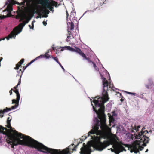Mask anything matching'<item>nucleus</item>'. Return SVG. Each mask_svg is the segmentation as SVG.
Segmentation results:
<instances>
[{
  "label": "nucleus",
  "mask_w": 154,
  "mask_h": 154,
  "mask_svg": "<svg viewBox=\"0 0 154 154\" xmlns=\"http://www.w3.org/2000/svg\"><path fill=\"white\" fill-rule=\"evenodd\" d=\"M110 119H112L113 120H114V119H113V117L112 116H111L110 117Z\"/></svg>",
  "instance_id": "40"
},
{
  "label": "nucleus",
  "mask_w": 154,
  "mask_h": 154,
  "mask_svg": "<svg viewBox=\"0 0 154 154\" xmlns=\"http://www.w3.org/2000/svg\"><path fill=\"white\" fill-rule=\"evenodd\" d=\"M148 84L146 85V87L148 89H151L154 86V84L152 81L150 79L148 80Z\"/></svg>",
  "instance_id": "15"
},
{
  "label": "nucleus",
  "mask_w": 154,
  "mask_h": 154,
  "mask_svg": "<svg viewBox=\"0 0 154 154\" xmlns=\"http://www.w3.org/2000/svg\"><path fill=\"white\" fill-rule=\"evenodd\" d=\"M108 150H109V149H110L111 151H112V152H114V149H112V148H111L110 149H108Z\"/></svg>",
  "instance_id": "38"
},
{
  "label": "nucleus",
  "mask_w": 154,
  "mask_h": 154,
  "mask_svg": "<svg viewBox=\"0 0 154 154\" xmlns=\"http://www.w3.org/2000/svg\"><path fill=\"white\" fill-rule=\"evenodd\" d=\"M18 15L21 20L24 19H26L27 20L23 21L22 23L20 24L17 27L13 29L8 36L6 37L7 40L12 38H15L16 35L21 32L23 27L26 24L29 22L31 18L29 17L28 18L27 16L24 13H20L18 14Z\"/></svg>",
  "instance_id": "4"
},
{
  "label": "nucleus",
  "mask_w": 154,
  "mask_h": 154,
  "mask_svg": "<svg viewBox=\"0 0 154 154\" xmlns=\"http://www.w3.org/2000/svg\"><path fill=\"white\" fill-rule=\"evenodd\" d=\"M72 17V14H71L70 16V20H71V18Z\"/></svg>",
  "instance_id": "46"
},
{
  "label": "nucleus",
  "mask_w": 154,
  "mask_h": 154,
  "mask_svg": "<svg viewBox=\"0 0 154 154\" xmlns=\"http://www.w3.org/2000/svg\"><path fill=\"white\" fill-rule=\"evenodd\" d=\"M131 94L135 95L136 94V93H134L131 92Z\"/></svg>",
  "instance_id": "39"
},
{
  "label": "nucleus",
  "mask_w": 154,
  "mask_h": 154,
  "mask_svg": "<svg viewBox=\"0 0 154 154\" xmlns=\"http://www.w3.org/2000/svg\"><path fill=\"white\" fill-rule=\"evenodd\" d=\"M48 16L47 15H46V16H44L43 17H47Z\"/></svg>",
  "instance_id": "51"
},
{
  "label": "nucleus",
  "mask_w": 154,
  "mask_h": 154,
  "mask_svg": "<svg viewBox=\"0 0 154 154\" xmlns=\"http://www.w3.org/2000/svg\"><path fill=\"white\" fill-rule=\"evenodd\" d=\"M112 114L113 116H116V115L115 111L113 112H112Z\"/></svg>",
  "instance_id": "35"
},
{
  "label": "nucleus",
  "mask_w": 154,
  "mask_h": 154,
  "mask_svg": "<svg viewBox=\"0 0 154 154\" xmlns=\"http://www.w3.org/2000/svg\"><path fill=\"white\" fill-rule=\"evenodd\" d=\"M41 10L44 13H45L47 14H48L50 12V11L48 9H45L44 10H43L42 9Z\"/></svg>",
  "instance_id": "23"
},
{
  "label": "nucleus",
  "mask_w": 154,
  "mask_h": 154,
  "mask_svg": "<svg viewBox=\"0 0 154 154\" xmlns=\"http://www.w3.org/2000/svg\"><path fill=\"white\" fill-rule=\"evenodd\" d=\"M103 91L102 97L97 96L94 97L93 101L92 99L90 100L93 110L97 114L100 121L96 118V122L93 126L92 129L88 133L87 137H89L90 134H96L99 135L101 139H108L109 138L108 133L111 131V129L106 123V116L104 114V104L109 101V98L107 92L108 89V83L105 78H103Z\"/></svg>",
  "instance_id": "1"
},
{
  "label": "nucleus",
  "mask_w": 154,
  "mask_h": 154,
  "mask_svg": "<svg viewBox=\"0 0 154 154\" xmlns=\"http://www.w3.org/2000/svg\"><path fill=\"white\" fill-rule=\"evenodd\" d=\"M19 85H18V84L16 86H15V87H14V89H17V88L18 87V86Z\"/></svg>",
  "instance_id": "36"
},
{
  "label": "nucleus",
  "mask_w": 154,
  "mask_h": 154,
  "mask_svg": "<svg viewBox=\"0 0 154 154\" xmlns=\"http://www.w3.org/2000/svg\"><path fill=\"white\" fill-rule=\"evenodd\" d=\"M120 100H121L122 102L123 101V100H123V99H121Z\"/></svg>",
  "instance_id": "47"
},
{
  "label": "nucleus",
  "mask_w": 154,
  "mask_h": 154,
  "mask_svg": "<svg viewBox=\"0 0 154 154\" xmlns=\"http://www.w3.org/2000/svg\"><path fill=\"white\" fill-rule=\"evenodd\" d=\"M40 17V18H41V16H40V17Z\"/></svg>",
  "instance_id": "54"
},
{
  "label": "nucleus",
  "mask_w": 154,
  "mask_h": 154,
  "mask_svg": "<svg viewBox=\"0 0 154 154\" xmlns=\"http://www.w3.org/2000/svg\"><path fill=\"white\" fill-rule=\"evenodd\" d=\"M71 22H68V23L69 24V28L70 30H72L73 29L74 27V25L73 22L70 20Z\"/></svg>",
  "instance_id": "21"
},
{
  "label": "nucleus",
  "mask_w": 154,
  "mask_h": 154,
  "mask_svg": "<svg viewBox=\"0 0 154 154\" xmlns=\"http://www.w3.org/2000/svg\"><path fill=\"white\" fill-rule=\"evenodd\" d=\"M1 16H0V19H1Z\"/></svg>",
  "instance_id": "55"
},
{
  "label": "nucleus",
  "mask_w": 154,
  "mask_h": 154,
  "mask_svg": "<svg viewBox=\"0 0 154 154\" xmlns=\"http://www.w3.org/2000/svg\"><path fill=\"white\" fill-rule=\"evenodd\" d=\"M127 94H131V92H127Z\"/></svg>",
  "instance_id": "45"
},
{
  "label": "nucleus",
  "mask_w": 154,
  "mask_h": 154,
  "mask_svg": "<svg viewBox=\"0 0 154 154\" xmlns=\"http://www.w3.org/2000/svg\"><path fill=\"white\" fill-rule=\"evenodd\" d=\"M7 11L9 12L8 14L11 15V11H12V5L11 4H9L7 6L6 8Z\"/></svg>",
  "instance_id": "17"
},
{
  "label": "nucleus",
  "mask_w": 154,
  "mask_h": 154,
  "mask_svg": "<svg viewBox=\"0 0 154 154\" xmlns=\"http://www.w3.org/2000/svg\"><path fill=\"white\" fill-rule=\"evenodd\" d=\"M119 140L118 137L116 135L113 134L111 137L110 140L107 141L110 144L109 145H113L112 147L119 153L122 152L123 151H126V150L125 149V148L122 146V145H123L126 146V144H123L121 142H120L119 144L114 145L115 143Z\"/></svg>",
  "instance_id": "6"
},
{
  "label": "nucleus",
  "mask_w": 154,
  "mask_h": 154,
  "mask_svg": "<svg viewBox=\"0 0 154 154\" xmlns=\"http://www.w3.org/2000/svg\"><path fill=\"white\" fill-rule=\"evenodd\" d=\"M33 22L34 21H32V27L30 25H29V27L30 28V29H33V28H34V23H33Z\"/></svg>",
  "instance_id": "26"
},
{
  "label": "nucleus",
  "mask_w": 154,
  "mask_h": 154,
  "mask_svg": "<svg viewBox=\"0 0 154 154\" xmlns=\"http://www.w3.org/2000/svg\"><path fill=\"white\" fill-rule=\"evenodd\" d=\"M15 90H13V91H14L16 94L17 98L16 99H13L12 100V104L15 103V105L12 106L11 108L6 107L3 110H0V114H3L5 112H7L9 111H11L12 109H15L18 106L19 101L20 98V94L19 93V90L18 89H15Z\"/></svg>",
  "instance_id": "7"
},
{
  "label": "nucleus",
  "mask_w": 154,
  "mask_h": 154,
  "mask_svg": "<svg viewBox=\"0 0 154 154\" xmlns=\"http://www.w3.org/2000/svg\"><path fill=\"white\" fill-rule=\"evenodd\" d=\"M145 128H143L141 132H139L138 134L136 135V138L137 139H140V138L141 141H142L143 143L144 146H146V143H147L149 142V137H146L143 134L146 132V133H148L147 130H145V131H143V130L144 129H145Z\"/></svg>",
  "instance_id": "10"
},
{
  "label": "nucleus",
  "mask_w": 154,
  "mask_h": 154,
  "mask_svg": "<svg viewBox=\"0 0 154 154\" xmlns=\"http://www.w3.org/2000/svg\"><path fill=\"white\" fill-rule=\"evenodd\" d=\"M9 14H8L7 15H6V16H4V15H3L2 16H0L1 17V19H4L5 18H6L7 17H9V15H8Z\"/></svg>",
  "instance_id": "24"
},
{
  "label": "nucleus",
  "mask_w": 154,
  "mask_h": 154,
  "mask_svg": "<svg viewBox=\"0 0 154 154\" xmlns=\"http://www.w3.org/2000/svg\"><path fill=\"white\" fill-rule=\"evenodd\" d=\"M134 130H135L137 132V129L136 128V126H135L134 127L132 128L131 129V132H134Z\"/></svg>",
  "instance_id": "28"
},
{
  "label": "nucleus",
  "mask_w": 154,
  "mask_h": 154,
  "mask_svg": "<svg viewBox=\"0 0 154 154\" xmlns=\"http://www.w3.org/2000/svg\"><path fill=\"white\" fill-rule=\"evenodd\" d=\"M11 120V118H10V117H9L8 118L7 121V125H6V126L8 127V128H10V129L12 128V127L11 125L10 121Z\"/></svg>",
  "instance_id": "20"
},
{
  "label": "nucleus",
  "mask_w": 154,
  "mask_h": 154,
  "mask_svg": "<svg viewBox=\"0 0 154 154\" xmlns=\"http://www.w3.org/2000/svg\"><path fill=\"white\" fill-rule=\"evenodd\" d=\"M118 93H119V94H120V96H121V97H123V96L120 93H119V92H118Z\"/></svg>",
  "instance_id": "43"
},
{
  "label": "nucleus",
  "mask_w": 154,
  "mask_h": 154,
  "mask_svg": "<svg viewBox=\"0 0 154 154\" xmlns=\"http://www.w3.org/2000/svg\"><path fill=\"white\" fill-rule=\"evenodd\" d=\"M9 131V129H7L6 128L0 125V133H2L3 134H6L7 133L4 131V130Z\"/></svg>",
  "instance_id": "18"
},
{
  "label": "nucleus",
  "mask_w": 154,
  "mask_h": 154,
  "mask_svg": "<svg viewBox=\"0 0 154 154\" xmlns=\"http://www.w3.org/2000/svg\"><path fill=\"white\" fill-rule=\"evenodd\" d=\"M25 3V2H23L22 3V4L23 5H24Z\"/></svg>",
  "instance_id": "48"
},
{
  "label": "nucleus",
  "mask_w": 154,
  "mask_h": 154,
  "mask_svg": "<svg viewBox=\"0 0 154 154\" xmlns=\"http://www.w3.org/2000/svg\"><path fill=\"white\" fill-rule=\"evenodd\" d=\"M140 97L141 98H142V99H144L143 96V94H141V95H140ZM144 99L146 100H147L146 99L144 98Z\"/></svg>",
  "instance_id": "34"
},
{
  "label": "nucleus",
  "mask_w": 154,
  "mask_h": 154,
  "mask_svg": "<svg viewBox=\"0 0 154 154\" xmlns=\"http://www.w3.org/2000/svg\"><path fill=\"white\" fill-rule=\"evenodd\" d=\"M9 131L5 130L7 136L6 139L7 143L11 145V147L14 148V146L18 145L26 146L36 149L38 151L44 152L42 150V144L32 138L28 136H26L20 133H18L16 130H13V133H9Z\"/></svg>",
  "instance_id": "2"
},
{
  "label": "nucleus",
  "mask_w": 154,
  "mask_h": 154,
  "mask_svg": "<svg viewBox=\"0 0 154 154\" xmlns=\"http://www.w3.org/2000/svg\"><path fill=\"white\" fill-rule=\"evenodd\" d=\"M104 0H103V2Z\"/></svg>",
  "instance_id": "58"
},
{
  "label": "nucleus",
  "mask_w": 154,
  "mask_h": 154,
  "mask_svg": "<svg viewBox=\"0 0 154 154\" xmlns=\"http://www.w3.org/2000/svg\"><path fill=\"white\" fill-rule=\"evenodd\" d=\"M106 1V0H105V1L103 2H100V5H103L104 3V2Z\"/></svg>",
  "instance_id": "37"
},
{
  "label": "nucleus",
  "mask_w": 154,
  "mask_h": 154,
  "mask_svg": "<svg viewBox=\"0 0 154 154\" xmlns=\"http://www.w3.org/2000/svg\"><path fill=\"white\" fill-rule=\"evenodd\" d=\"M3 114H0V117H3Z\"/></svg>",
  "instance_id": "44"
},
{
  "label": "nucleus",
  "mask_w": 154,
  "mask_h": 154,
  "mask_svg": "<svg viewBox=\"0 0 154 154\" xmlns=\"http://www.w3.org/2000/svg\"><path fill=\"white\" fill-rule=\"evenodd\" d=\"M73 18H74V17H73V18H72V19H73Z\"/></svg>",
  "instance_id": "56"
},
{
  "label": "nucleus",
  "mask_w": 154,
  "mask_h": 154,
  "mask_svg": "<svg viewBox=\"0 0 154 154\" xmlns=\"http://www.w3.org/2000/svg\"><path fill=\"white\" fill-rule=\"evenodd\" d=\"M75 49L71 47L70 46H66L64 47H60V48H57L56 49L57 51H63L66 49L70 50L72 51L76 52L79 54L80 56L83 53L81 50L79 48L75 47Z\"/></svg>",
  "instance_id": "11"
},
{
  "label": "nucleus",
  "mask_w": 154,
  "mask_h": 154,
  "mask_svg": "<svg viewBox=\"0 0 154 154\" xmlns=\"http://www.w3.org/2000/svg\"><path fill=\"white\" fill-rule=\"evenodd\" d=\"M24 59L23 58L21 59L16 64V67H15L14 69L16 70H18L20 67H22L21 66V65L24 63Z\"/></svg>",
  "instance_id": "14"
},
{
  "label": "nucleus",
  "mask_w": 154,
  "mask_h": 154,
  "mask_svg": "<svg viewBox=\"0 0 154 154\" xmlns=\"http://www.w3.org/2000/svg\"><path fill=\"white\" fill-rule=\"evenodd\" d=\"M36 60V59H34L33 60H32L30 61V62L28 64H27L26 66H23V69L22 70L21 69H20L19 70V71H18V72L19 73L20 72H21V76L22 75L23 72L26 69L27 67H28L29 65H30L32 63L34 62Z\"/></svg>",
  "instance_id": "13"
},
{
  "label": "nucleus",
  "mask_w": 154,
  "mask_h": 154,
  "mask_svg": "<svg viewBox=\"0 0 154 154\" xmlns=\"http://www.w3.org/2000/svg\"><path fill=\"white\" fill-rule=\"evenodd\" d=\"M68 32L69 34L70 35V33H71V32L69 31Z\"/></svg>",
  "instance_id": "49"
},
{
  "label": "nucleus",
  "mask_w": 154,
  "mask_h": 154,
  "mask_svg": "<svg viewBox=\"0 0 154 154\" xmlns=\"http://www.w3.org/2000/svg\"><path fill=\"white\" fill-rule=\"evenodd\" d=\"M51 57L54 59L55 60L58 64H59L60 63L58 61V59L57 57H53V56H51Z\"/></svg>",
  "instance_id": "22"
},
{
  "label": "nucleus",
  "mask_w": 154,
  "mask_h": 154,
  "mask_svg": "<svg viewBox=\"0 0 154 154\" xmlns=\"http://www.w3.org/2000/svg\"><path fill=\"white\" fill-rule=\"evenodd\" d=\"M92 63L93 64V67L95 68V69L96 70H97L98 68L97 67V66L95 63H94V62H92Z\"/></svg>",
  "instance_id": "27"
},
{
  "label": "nucleus",
  "mask_w": 154,
  "mask_h": 154,
  "mask_svg": "<svg viewBox=\"0 0 154 154\" xmlns=\"http://www.w3.org/2000/svg\"><path fill=\"white\" fill-rule=\"evenodd\" d=\"M39 3L53 12L54 8L52 6H56L57 2L53 0H40Z\"/></svg>",
  "instance_id": "8"
},
{
  "label": "nucleus",
  "mask_w": 154,
  "mask_h": 154,
  "mask_svg": "<svg viewBox=\"0 0 154 154\" xmlns=\"http://www.w3.org/2000/svg\"><path fill=\"white\" fill-rule=\"evenodd\" d=\"M84 147H82L80 149L81 151L80 152V154H90V151L91 149L90 147H88L85 145V143H83Z\"/></svg>",
  "instance_id": "12"
},
{
  "label": "nucleus",
  "mask_w": 154,
  "mask_h": 154,
  "mask_svg": "<svg viewBox=\"0 0 154 154\" xmlns=\"http://www.w3.org/2000/svg\"><path fill=\"white\" fill-rule=\"evenodd\" d=\"M87 138V137L86 136H85V139H86Z\"/></svg>",
  "instance_id": "52"
},
{
  "label": "nucleus",
  "mask_w": 154,
  "mask_h": 154,
  "mask_svg": "<svg viewBox=\"0 0 154 154\" xmlns=\"http://www.w3.org/2000/svg\"><path fill=\"white\" fill-rule=\"evenodd\" d=\"M81 56L84 59H86L87 60L89 63H92V62L91 60H90V59L89 57H87L86 56L85 54L83 52Z\"/></svg>",
  "instance_id": "19"
},
{
  "label": "nucleus",
  "mask_w": 154,
  "mask_h": 154,
  "mask_svg": "<svg viewBox=\"0 0 154 154\" xmlns=\"http://www.w3.org/2000/svg\"><path fill=\"white\" fill-rule=\"evenodd\" d=\"M53 48V50H55L54 48Z\"/></svg>",
  "instance_id": "53"
},
{
  "label": "nucleus",
  "mask_w": 154,
  "mask_h": 154,
  "mask_svg": "<svg viewBox=\"0 0 154 154\" xmlns=\"http://www.w3.org/2000/svg\"><path fill=\"white\" fill-rule=\"evenodd\" d=\"M140 141L136 140L135 141L131 146L130 152L132 153L134 152L136 154L139 152V150L140 151L143 150L144 147L140 145Z\"/></svg>",
  "instance_id": "9"
},
{
  "label": "nucleus",
  "mask_w": 154,
  "mask_h": 154,
  "mask_svg": "<svg viewBox=\"0 0 154 154\" xmlns=\"http://www.w3.org/2000/svg\"><path fill=\"white\" fill-rule=\"evenodd\" d=\"M42 23L45 26H46L47 24V23L45 21H43L42 22Z\"/></svg>",
  "instance_id": "31"
},
{
  "label": "nucleus",
  "mask_w": 154,
  "mask_h": 154,
  "mask_svg": "<svg viewBox=\"0 0 154 154\" xmlns=\"http://www.w3.org/2000/svg\"><path fill=\"white\" fill-rule=\"evenodd\" d=\"M49 52V50H48L47 52L46 53L47 54H48Z\"/></svg>",
  "instance_id": "42"
},
{
  "label": "nucleus",
  "mask_w": 154,
  "mask_h": 154,
  "mask_svg": "<svg viewBox=\"0 0 154 154\" xmlns=\"http://www.w3.org/2000/svg\"><path fill=\"white\" fill-rule=\"evenodd\" d=\"M40 12V10L39 9H37L36 11H35V9H34L33 11V15L35 13L38 14Z\"/></svg>",
  "instance_id": "25"
},
{
  "label": "nucleus",
  "mask_w": 154,
  "mask_h": 154,
  "mask_svg": "<svg viewBox=\"0 0 154 154\" xmlns=\"http://www.w3.org/2000/svg\"><path fill=\"white\" fill-rule=\"evenodd\" d=\"M93 143V147L96 150L102 151L109 145L108 141H104L103 142L101 141V138L99 136H94Z\"/></svg>",
  "instance_id": "5"
},
{
  "label": "nucleus",
  "mask_w": 154,
  "mask_h": 154,
  "mask_svg": "<svg viewBox=\"0 0 154 154\" xmlns=\"http://www.w3.org/2000/svg\"><path fill=\"white\" fill-rule=\"evenodd\" d=\"M140 125H138L137 126V127L136 126V128L137 129V132L138 131H139V128H140Z\"/></svg>",
  "instance_id": "29"
},
{
  "label": "nucleus",
  "mask_w": 154,
  "mask_h": 154,
  "mask_svg": "<svg viewBox=\"0 0 154 154\" xmlns=\"http://www.w3.org/2000/svg\"><path fill=\"white\" fill-rule=\"evenodd\" d=\"M21 75L20 78V79H19L18 83L17 84L18 85H19L20 84V83H21Z\"/></svg>",
  "instance_id": "33"
},
{
  "label": "nucleus",
  "mask_w": 154,
  "mask_h": 154,
  "mask_svg": "<svg viewBox=\"0 0 154 154\" xmlns=\"http://www.w3.org/2000/svg\"><path fill=\"white\" fill-rule=\"evenodd\" d=\"M73 18H74V17H73V18H72V19H73Z\"/></svg>",
  "instance_id": "57"
},
{
  "label": "nucleus",
  "mask_w": 154,
  "mask_h": 154,
  "mask_svg": "<svg viewBox=\"0 0 154 154\" xmlns=\"http://www.w3.org/2000/svg\"><path fill=\"white\" fill-rule=\"evenodd\" d=\"M82 142L78 143L77 145L75 146L73 143L68 146L62 151L60 149H56L47 147L42 144V150L44 151L43 153L47 154H71L73 151H76V149L79 144Z\"/></svg>",
  "instance_id": "3"
},
{
  "label": "nucleus",
  "mask_w": 154,
  "mask_h": 154,
  "mask_svg": "<svg viewBox=\"0 0 154 154\" xmlns=\"http://www.w3.org/2000/svg\"><path fill=\"white\" fill-rule=\"evenodd\" d=\"M66 15H67V18L68 17V15H69V14L68 13L67 11H66Z\"/></svg>",
  "instance_id": "41"
},
{
  "label": "nucleus",
  "mask_w": 154,
  "mask_h": 154,
  "mask_svg": "<svg viewBox=\"0 0 154 154\" xmlns=\"http://www.w3.org/2000/svg\"><path fill=\"white\" fill-rule=\"evenodd\" d=\"M13 88H12L11 90H10V91H9V93H10V95H11L12 94V91H13Z\"/></svg>",
  "instance_id": "32"
},
{
  "label": "nucleus",
  "mask_w": 154,
  "mask_h": 154,
  "mask_svg": "<svg viewBox=\"0 0 154 154\" xmlns=\"http://www.w3.org/2000/svg\"><path fill=\"white\" fill-rule=\"evenodd\" d=\"M148 151V149H147L146 150V151L145 152H147V151Z\"/></svg>",
  "instance_id": "50"
},
{
  "label": "nucleus",
  "mask_w": 154,
  "mask_h": 154,
  "mask_svg": "<svg viewBox=\"0 0 154 154\" xmlns=\"http://www.w3.org/2000/svg\"><path fill=\"white\" fill-rule=\"evenodd\" d=\"M51 56H50L48 54L45 53L44 55H41L40 56H38L35 59H36V60L39 58H45L48 59L49 57H51Z\"/></svg>",
  "instance_id": "16"
},
{
  "label": "nucleus",
  "mask_w": 154,
  "mask_h": 154,
  "mask_svg": "<svg viewBox=\"0 0 154 154\" xmlns=\"http://www.w3.org/2000/svg\"><path fill=\"white\" fill-rule=\"evenodd\" d=\"M58 64L61 67V68L63 69V70L64 71H65V69H64V68L62 66V65L60 63Z\"/></svg>",
  "instance_id": "30"
}]
</instances>
